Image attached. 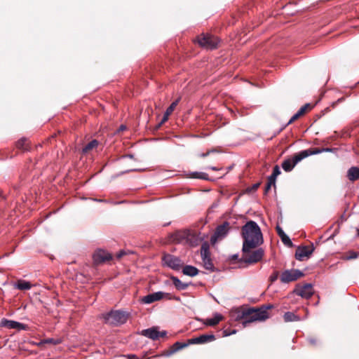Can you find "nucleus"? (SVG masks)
<instances>
[{"mask_svg":"<svg viewBox=\"0 0 359 359\" xmlns=\"http://www.w3.org/2000/svg\"><path fill=\"white\" fill-rule=\"evenodd\" d=\"M202 48L212 50L218 47L219 39L210 34H201L197 36L196 41Z\"/></svg>","mask_w":359,"mask_h":359,"instance_id":"5","label":"nucleus"},{"mask_svg":"<svg viewBox=\"0 0 359 359\" xmlns=\"http://www.w3.org/2000/svg\"><path fill=\"white\" fill-rule=\"evenodd\" d=\"M62 342V339L61 338H57V339L47 338V339L41 340L38 345L41 346L45 344H51L53 345H57V344H61Z\"/></svg>","mask_w":359,"mask_h":359,"instance_id":"28","label":"nucleus"},{"mask_svg":"<svg viewBox=\"0 0 359 359\" xmlns=\"http://www.w3.org/2000/svg\"><path fill=\"white\" fill-rule=\"evenodd\" d=\"M125 255H126V252L124 251V250H121L117 255H116V257L117 259H120L123 256H124Z\"/></svg>","mask_w":359,"mask_h":359,"instance_id":"42","label":"nucleus"},{"mask_svg":"<svg viewBox=\"0 0 359 359\" xmlns=\"http://www.w3.org/2000/svg\"><path fill=\"white\" fill-rule=\"evenodd\" d=\"M273 308V305L269 304L260 307L241 306L231 311V317L235 321L243 320V325L247 326L249 323L255 321H264L269 318V309Z\"/></svg>","mask_w":359,"mask_h":359,"instance_id":"2","label":"nucleus"},{"mask_svg":"<svg viewBox=\"0 0 359 359\" xmlns=\"http://www.w3.org/2000/svg\"><path fill=\"white\" fill-rule=\"evenodd\" d=\"M128 359H140L138 356L135 354H129L127 355Z\"/></svg>","mask_w":359,"mask_h":359,"instance_id":"43","label":"nucleus"},{"mask_svg":"<svg viewBox=\"0 0 359 359\" xmlns=\"http://www.w3.org/2000/svg\"><path fill=\"white\" fill-rule=\"evenodd\" d=\"M271 184L266 183L264 190L265 194L268 193V191L271 189Z\"/></svg>","mask_w":359,"mask_h":359,"instance_id":"45","label":"nucleus"},{"mask_svg":"<svg viewBox=\"0 0 359 359\" xmlns=\"http://www.w3.org/2000/svg\"><path fill=\"white\" fill-rule=\"evenodd\" d=\"M162 262L163 265L175 271H179L183 265L181 259L170 254L164 255L162 257Z\"/></svg>","mask_w":359,"mask_h":359,"instance_id":"8","label":"nucleus"},{"mask_svg":"<svg viewBox=\"0 0 359 359\" xmlns=\"http://www.w3.org/2000/svg\"><path fill=\"white\" fill-rule=\"evenodd\" d=\"M190 344H189V339H188L187 343L177 341L170 347V350L165 355L166 356H170L176 353L177 351L188 346Z\"/></svg>","mask_w":359,"mask_h":359,"instance_id":"19","label":"nucleus"},{"mask_svg":"<svg viewBox=\"0 0 359 359\" xmlns=\"http://www.w3.org/2000/svg\"><path fill=\"white\" fill-rule=\"evenodd\" d=\"M352 129H353L352 127H347V128H344L343 133H350L352 132Z\"/></svg>","mask_w":359,"mask_h":359,"instance_id":"44","label":"nucleus"},{"mask_svg":"<svg viewBox=\"0 0 359 359\" xmlns=\"http://www.w3.org/2000/svg\"><path fill=\"white\" fill-rule=\"evenodd\" d=\"M276 231H277V233L278 235L280 236L282 242L285 245H287V246H292V243L290 240V238H289V236L284 232V231L282 229V228L280 226H279L278 225L276 226Z\"/></svg>","mask_w":359,"mask_h":359,"instance_id":"21","label":"nucleus"},{"mask_svg":"<svg viewBox=\"0 0 359 359\" xmlns=\"http://www.w3.org/2000/svg\"><path fill=\"white\" fill-rule=\"evenodd\" d=\"M243 238L241 260L248 264H253L262 260L264 255L262 248H258L264 243L263 234L259 226L255 221L247 222L241 228Z\"/></svg>","mask_w":359,"mask_h":359,"instance_id":"1","label":"nucleus"},{"mask_svg":"<svg viewBox=\"0 0 359 359\" xmlns=\"http://www.w3.org/2000/svg\"><path fill=\"white\" fill-rule=\"evenodd\" d=\"M314 251L313 245L311 246L299 247L295 252V257L298 260H303L304 257H309Z\"/></svg>","mask_w":359,"mask_h":359,"instance_id":"15","label":"nucleus"},{"mask_svg":"<svg viewBox=\"0 0 359 359\" xmlns=\"http://www.w3.org/2000/svg\"><path fill=\"white\" fill-rule=\"evenodd\" d=\"M354 125V127L356 128L359 126V121H356L355 123H353Z\"/></svg>","mask_w":359,"mask_h":359,"instance_id":"48","label":"nucleus"},{"mask_svg":"<svg viewBox=\"0 0 359 359\" xmlns=\"http://www.w3.org/2000/svg\"><path fill=\"white\" fill-rule=\"evenodd\" d=\"M336 149H334V148L327 147V148H322V149H305V151H306L309 153H311V155H313V154H320L322 152H332V151H335Z\"/></svg>","mask_w":359,"mask_h":359,"instance_id":"29","label":"nucleus"},{"mask_svg":"<svg viewBox=\"0 0 359 359\" xmlns=\"http://www.w3.org/2000/svg\"><path fill=\"white\" fill-rule=\"evenodd\" d=\"M168 294H169V295H165L164 297H167L169 299H174V300H176L178 302L180 301V298L179 297L172 296L170 293H168Z\"/></svg>","mask_w":359,"mask_h":359,"instance_id":"40","label":"nucleus"},{"mask_svg":"<svg viewBox=\"0 0 359 359\" xmlns=\"http://www.w3.org/2000/svg\"><path fill=\"white\" fill-rule=\"evenodd\" d=\"M182 272L184 275L194 277L198 275V269L195 266L186 265L183 267Z\"/></svg>","mask_w":359,"mask_h":359,"instance_id":"22","label":"nucleus"},{"mask_svg":"<svg viewBox=\"0 0 359 359\" xmlns=\"http://www.w3.org/2000/svg\"><path fill=\"white\" fill-rule=\"evenodd\" d=\"M93 262L98 265L112 259V255L107 251L102 249H97L93 256Z\"/></svg>","mask_w":359,"mask_h":359,"instance_id":"12","label":"nucleus"},{"mask_svg":"<svg viewBox=\"0 0 359 359\" xmlns=\"http://www.w3.org/2000/svg\"><path fill=\"white\" fill-rule=\"evenodd\" d=\"M308 341L312 344V345H316L317 344V340L315 338H313V337H310L308 339Z\"/></svg>","mask_w":359,"mask_h":359,"instance_id":"41","label":"nucleus"},{"mask_svg":"<svg viewBox=\"0 0 359 359\" xmlns=\"http://www.w3.org/2000/svg\"><path fill=\"white\" fill-rule=\"evenodd\" d=\"M294 292L303 298L309 299L313 294V289L311 284L307 283L297 286Z\"/></svg>","mask_w":359,"mask_h":359,"instance_id":"13","label":"nucleus"},{"mask_svg":"<svg viewBox=\"0 0 359 359\" xmlns=\"http://www.w3.org/2000/svg\"><path fill=\"white\" fill-rule=\"evenodd\" d=\"M215 151H219V150L218 149H214L208 150L206 153H202L199 156L201 157L204 158V157L208 156L210 153L215 152Z\"/></svg>","mask_w":359,"mask_h":359,"instance_id":"38","label":"nucleus"},{"mask_svg":"<svg viewBox=\"0 0 359 359\" xmlns=\"http://www.w3.org/2000/svg\"><path fill=\"white\" fill-rule=\"evenodd\" d=\"M15 287L20 290H27L31 289L32 284L28 281L20 280L15 283Z\"/></svg>","mask_w":359,"mask_h":359,"instance_id":"27","label":"nucleus"},{"mask_svg":"<svg viewBox=\"0 0 359 359\" xmlns=\"http://www.w3.org/2000/svg\"><path fill=\"white\" fill-rule=\"evenodd\" d=\"M236 332V330H233L232 331H230V333H231V334H233Z\"/></svg>","mask_w":359,"mask_h":359,"instance_id":"50","label":"nucleus"},{"mask_svg":"<svg viewBox=\"0 0 359 359\" xmlns=\"http://www.w3.org/2000/svg\"><path fill=\"white\" fill-rule=\"evenodd\" d=\"M27 142V139L25 137H23L18 142L17 145L20 149H22L23 150H27L28 149V144Z\"/></svg>","mask_w":359,"mask_h":359,"instance_id":"32","label":"nucleus"},{"mask_svg":"<svg viewBox=\"0 0 359 359\" xmlns=\"http://www.w3.org/2000/svg\"><path fill=\"white\" fill-rule=\"evenodd\" d=\"M171 280L173 285L178 290H184L189 286V283H182L177 277L172 276Z\"/></svg>","mask_w":359,"mask_h":359,"instance_id":"25","label":"nucleus"},{"mask_svg":"<svg viewBox=\"0 0 359 359\" xmlns=\"http://www.w3.org/2000/svg\"><path fill=\"white\" fill-rule=\"evenodd\" d=\"M208 168L210 169V170H218L217 168L214 167V166H210Z\"/></svg>","mask_w":359,"mask_h":359,"instance_id":"47","label":"nucleus"},{"mask_svg":"<svg viewBox=\"0 0 359 359\" xmlns=\"http://www.w3.org/2000/svg\"><path fill=\"white\" fill-rule=\"evenodd\" d=\"M279 276L278 271H274L269 277V280L271 283L275 282Z\"/></svg>","mask_w":359,"mask_h":359,"instance_id":"35","label":"nucleus"},{"mask_svg":"<svg viewBox=\"0 0 359 359\" xmlns=\"http://www.w3.org/2000/svg\"><path fill=\"white\" fill-rule=\"evenodd\" d=\"M304 276V273L299 269H287L284 271L280 276V281L283 283L295 281Z\"/></svg>","mask_w":359,"mask_h":359,"instance_id":"9","label":"nucleus"},{"mask_svg":"<svg viewBox=\"0 0 359 359\" xmlns=\"http://www.w3.org/2000/svg\"><path fill=\"white\" fill-rule=\"evenodd\" d=\"M191 177L196 179L208 180V175L202 172H194L191 174Z\"/></svg>","mask_w":359,"mask_h":359,"instance_id":"31","label":"nucleus"},{"mask_svg":"<svg viewBox=\"0 0 359 359\" xmlns=\"http://www.w3.org/2000/svg\"><path fill=\"white\" fill-rule=\"evenodd\" d=\"M309 156H311V153H309L305 150L301 151L300 152L294 154L291 160L287 159L284 161L282 163V168L285 171L290 172L297 163Z\"/></svg>","mask_w":359,"mask_h":359,"instance_id":"7","label":"nucleus"},{"mask_svg":"<svg viewBox=\"0 0 359 359\" xmlns=\"http://www.w3.org/2000/svg\"><path fill=\"white\" fill-rule=\"evenodd\" d=\"M201 256L203 267L206 270L213 272L215 269L210 257V245L207 242H204L201 247Z\"/></svg>","mask_w":359,"mask_h":359,"instance_id":"6","label":"nucleus"},{"mask_svg":"<svg viewBox=\"0 0 359 359\" xmlns=\"http://www.w3.org/2000/svg\"><path fill=\"white\" fill-rule=\"evenodd\" d=\"M238 255H234L232 256V259H238Z\"/></svg>","mask_w":359,"mask_h":359,"instance_id":"49","label":"nucleus"},{"mask_svg":"<svg viewBox=\"0 0 359 359\" xmlns=\"http://www.w3.org/2000/svg\"><path fill=\"white\" fill-rule=\"evenodd\" d=\"M280 174V168L278 165H276L274 166V168L273 169V173L271 174V175L277 177V176L279 175Z\"/></svg>","mask_w":359,"mask_h":359,"instance_id":"36","label":"nucleus"},{"mask_svg":"<svg viewBox=\"0 0 359 359\" xmlns=\"http://www.w3.org/2000/svg\"><path fill=\"white\" fill-rule=\"evenodd\" d=\"M347 177L350 181H355L359 179V168L351 167L347 173Z\"/></svg>","mask_w":359,"mask_h":359,"instance_id":"23","label":"nucleus"},{"mask_svg":"<svg viewBox=\"0 0 359 359\" xmlns=\"http://www.w3.org/2000/svg\"><path fill=\"white\" fill-rule=\"evenodd\" d=\"M126 130H127V127H126V125L122 124V125H121V126L117 128V130H116L115 132H114V133H113V134H114V135H115L116 133H123V132H125V131H126Z\"/></svg>","mask_w":359,"mask_h":359,"instance_id":"34","label":"nucleus"},{"mask_svg":"<svg viewBox=\"0 0 359 359\" xmlns=\"http://www.w3.org/2000/svg\"><path fill=\"white\" fill-rule=\"evenodd\" d=\"M223 334H224V336H225V337H227V336H229L231 334V333H230V331H229L228 330H224L223 331Z\"/></svg>","mask_w":359,"mask_h":359,"instance_id":"46","label":"nucleus"},{"mask_svg":"<svg viewBox=\"0 0 359 359\" xmlns=\"http://www.w3.org/2000/svg\"><path fill=\"white\" fill-rule=\"evenodd\" d=\"M215 340V336L213 334H201L197 337L189 339L191 344H202L211 342Z\"/></svg>","mask_w":359,"mask_h":359,"instance_id":"17","label":"nucleus"},{"mask_svg":"<svg viewBox=\"0 0 359 359\" xmlns=\"http://www.w3.org/2000/svg\"><path fill=\"white\" fill-rule=\"evenodd\" d=\"M1 325L4 327H7L9 329H17L19 330H23L26 329L27 325L11 320H8L6 318L2 319L1 322Z\"/></svg>","mask_w":359,"mask_h":359,"instance_id":"18","label":"nucleus"},{"mask_svg":"<svg viewBox=\"0 0 359 359\" xmlns=\"http://www.w3.org/2000/svg\"><path fill=\"white\" fill-rule=\"evenodd\" d=\"M283 319L285 322L299 321L302 320V318L299 316L290 311L285 313L283 316Z\"/></svg>","mask_w":359,"mask_h":359,"instance_id":"26","label":"nucleus"},{"mask_svg":"<svg viewBox=\"0 0 359 359\" xmlns=\"http://www.w3.org/2000/svg\"><path fill=\"white\" fill-rule=\"evenodd\" d=\"M170 115H167V112H165L163 118H161L160 123H158V126L162 125L163 123L166 122L168 119Z\"/></svg>","mask_w":359,"mask_h":359,"instance_id":"39","label":"nucleus"},{"mask_svg":"<svg viewBox=\"0 0 359 359\" xmlns=\"http://www.w3.org/2000/svg\"><path fill=\"white\" fill-rule=\"evenodd\" d=\"M165 295H169V294L161 291L151 293L143 297L141 299V302L143 304H149L154 302L162 299L165 297Z\"/></svg>","mask_w":359,"mask_h":359,"instance_id":"14","label":"nucleus"},{"mask_svg":"<svg viewBox=\"0 0 359 359\" xmlns=\"http://www.w3.org/2000/svg\"><path fill=\"white\" fill-rule=\"evenodd\" d=\"M140 334L152 340H157L159 337H165L167 332L165 330L159 331L158 327L154 326L148 329L142 330Z\"/></svg>","mask_w":359,"mask_h":359,"instance_id":"10","label":"nucleus"},{"mask_svg":"<svg viewBox=\"0 0 359 359\" xmlns=\"http://www.w3.org/2000/svg\"><path fill=\"white\" fill-rule=\"evenodd\" d=\"M99 144V142L96 140H93L88 144H86L82 149V153L83 154H88L94 149L97 148Z\"/></svg>","mask_w":359,"mask_h":359,"instance_id":"24","label":"nucleus"},{"mask_svg":"<svg viewBox=\"0 0 359 359\" xmlns=\"http://www.w3.org/2000/svg\"><path fill=\"white\" fill-rule=\"evenodd\" d=\"M222 319H223V316L222 314H220L219 313H215L212 318H206L204 320L203 323L207 326H215Z\"/></svg>","mask_w":359,"mask_h":359,"instance_id":"20","label":"nucleus"},{"mask_svg":"<svg viewBox=\"0 0 359 359\" xmlns=\"http://www.w3.org/2000/svg\"><path fill=\"white\" fill-rule=\"evenodd\" d=\"M180 98L177 99L175 101H174L166 109L165 112H167V115H170L173 111L175 110V107L180 102Z\"/></svg>","mask_w":359,"mask_h":359,"instance_id":"33","label":"nucleus"},{"mask_svg":"<svg viewBox=\"0 0 359 359\" xmlns=\"http://www.w3.org/2000/svg\"><path fill=\"white\" fill-rule=\"evenodd\" d=\"M313 108V105L309 104V103H307V104H305L304 105H303L299 110L298 111L294 114L291 118L288 121V122L284 126V127L281 128L280 130H278V133H280L283 131V128H285L287 126H288L289 124H291L293 122H294L295 121L298 120L299 118H301L302 116H304L306 113H308L309 111H310Z\"/></svg>","mask_w":359,"mask_h":359,"instance_id":"11","label":"nucleus"},{"mask_svg":"<svg viewBox=\"0 0 359 359\" xmlns=\"http://www.w3.org/2000/svg\"><path fill=\"white\" fill-rule=\"evenodd\" d=\"M230 230V224L227 222H224L223 224L219 225L214 233L213 237L215 239H222L229 233Z\"/></svg>","mask_w":359,"mask_h":359,"instance_id":"16","label":"nucleus"},{"mask_svg":"<svg viewBox=\"0 0 359 359\" xmlns=\"http://www.w3.org/2000/svg\"><path fill=\"white\" fill-rule=\"evenodd\" d=\"M359 257V252L355 251H348L346 253L344 257V259L345 260H351L356 259Z\"/></svg>","mask_w":359,"mask_h":359,"instance_id":"30","label":"nucleus"},{"mask_svg":"<svg viewBox=\"0 0 359 359\" xmlns=\"http://www.w3.org/2000/svg\"><path fill=\"white\" fill-rule=\"evenodd\" d=\"M128 317V313L121 311H112L102 315L104 323L112 326H119L126 323Z\"/></svg>","mask_w":359,"mask_h":359,"instance_id":"4","label":"nucleus"},{"mask_svg":"<svg viewBox=\"0 0 359 359\" xmlns=\"http://www.w3.org/2000/svg\"><path fill=\"white\" fill-rule=\"evenodd\" d=\"M171 241L175 243H187L191 246L198 245V238L196 233L188 230L177 231L171 235Z\"/></svg>","mask_w":359,"mask_h":359,"instance_id":"3","label":"nucleus"},{"mask_svg":"<svg viewBox=\"0 0 359 359\" xmlns=\"http://www.w3.org/2000/svg\"><path fill=\"white\" fill-rule=\"evenodd\" d=\"M276 177L275 176H273V175H270L269 177H268V180H267V183L268 184H270L273 186L275 187L276 185Z\"/></svg>","mask_w":359,"mask_h":359,"instance_id":"37","label":"nucleus"}]
</instances>
